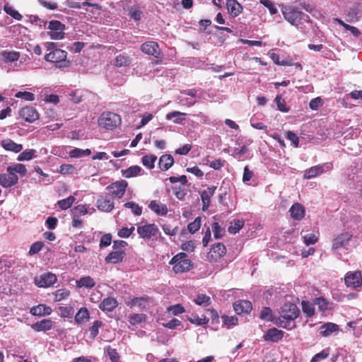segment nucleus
<instances>
[{"label": "nucleus", "instance_id": "nucleus-1", "mask_svg": "<svg viewBox=\"0 0 362 362\" xmlns=\"http://www.w3.org/2000/svg\"><path fill=\"white\" fill-rule=\"evenodd\" d=\"M300 310L296 304L292 303H284L280 309V317L276 319L275 324L286 329H291V322L298 317Z\"/></svg>", "mask_w": 362, "mask_h": 362}, {"label": "nucleus", "instance_id": "nucleus-2", "mask_svg": "<svg viewBox=\"0 0 362 362\" xmlns=\"http://www.w3.org/2000/svg\"><path fill=\"white\" fill-rule=\"evenodd\" d=\"M281 12L284 18L293 25L297 26L302 21H309L307 14L293 6H282Z\"/></svg>", "mask_w": 362, "mask_h": 362}, {"label": "nucleus", "instance_id": "nucleus-3", "mask_svg": "<svg viewBox=\"0 0 362 362\" xmlns=\"http://www.w3.org/2000/svg\"><path fill=\"white\" fill-rule=\"evenodd\" d=\"M187 255L184 252H180L174 256L170 261V264H174L173 270L175 273H182L189 271L192 264L190 259L186 258Z\"/></svg>", "mask_w": 362, "mask_h": 362}, {"label": "nucleus", "instance_id": "nucleus-4", "mask_svg": "<svg viewBox=\"0 0 362 362\" xmlns=\"http://www.w3.org/2000/svg\"><path fill=\"white\" fill-rule=\"evenodd\" d=\"M121 122L119 115L112 112H104L98 119V124L106 129H112Z\"/></svg>", "mask_w": 362, "mask_h": 362}, {"label": "nucleus", "instance_id": "nucleus-5", "mask_svg": "<svg viewBox=\"0 0 362 362\" xmlns=\"http://www.w3.org/2000/svg\"><path fill=\"white\" fill-rule=\"evenodd\" d=\"M65 25L59 21H51L49 23L48 29L50 30L49 35L52 40H61L64 37V30Z\"/></svg>", "mask_w": 362, "mask_h": 362}, {"label": "nucleus", "instance_id": "nucleus-6", "mask_svg": "<svg viewBox=\"0 0 362 362\" xmlns=\"http://www.w3.org/2000/svg\"><path fill=\"white\" fill-rule=\"evenodd\" d=\"M226 253L225 245L221 243H218L212 246L210 251L207 253L206 259L208 261L213 262H216Z\"/></svg>", "mask_w": 362, "mask_h": 362}, {"label": "nucleus", "instance_id": "nucleus-7", "mask_svg": "<svg viewBox=\"0 0 362 362\" xmlns=\"http://www.w3.org/2000/svg\"><path fill=\"white\" fill-rule=\"evenodd\" d=\"M139 237L143 239H150L157 235L158 228L153 223L138 226L136 228Z\"/></svg>", "mask_w": 362, "mask_h": 362}, {"label": "nucleus", "instance_id": "nucleus-8", "mask_svg": "<svg viewBox=\"0 0 362 362\" xmlns=\"http://www.w3.org/2000/svg\"><path fill=\"white\" fill-rule=\"evenodd\" d=\"M57 281V276L55 274L47 272L39 276H35L34 282L35 285L41 288H47L52 286Z\"/></svg>", "mask_w": 362, "mask_h": 362}, {"label": "nucleus", "instance_id": "nucleus-9", "mask_svg": "<svg viewBox=\"0 0 362 362\" xmlns=\"http://www.w3.org/2000/svg\"><path fill=\"white\" fill-rule=\"evenodd\" d=\"M127 182L125 180L117 181L107 187V189L112 196L121 198L125 193L127 187Z\"/></svg>", "mask_w": 362, "mask_h": 362}, {"label": "nucleus", "instance_id": "nucleus-10", "mask_svg": "<svg viewBox=\"0 0 362 362\" xmlns=\"http://www.w3.org/2000/svg\"><path fill=\"white\" fill-rule=\"evenodd\" d=\"M141 50L148 55L153 56L156 58H160L162 52L157 42L149 41L141 45Z\"/></svg>", "mask_w": 362, "mask_h": 362}, {"label": "nucleus", "instance_id": "nucleus-11", "mask_svg": "<svg viewBox=\"0 0 362 362\" xmlns=\"http://www.w3.org/2000/svg\"><path fill=\"white\" fill-rule=\"evenodd\" d=\"M67 53L66 52L59 49H55L54 51L49 52V54H47L45 56V59L47 62H50L52 63H59L64 62L66 59Z\"/></svg>", "mask_w": 362, "mask_h": 362}, {"label": "nucleus", "instance_id": "nucleus-12", "mask_svg": "<svg viewBox=\"0 0 362 362\" xmlns=\"http://www.w3.org/2000/svg\"><path fill=\"white\" fill-rule=\"evenodd\" d=\"M0 174V185L5 188L11 187L18 183V177L11 171Z\"/></svg>", "mask_w": 362, "mask_h": 362}, {"label": "nucleus", "instance_id": "nucleus-13", "mask_svg": "<svg viewBox=\"0 0 362 362\" xmlns=\"http://www.w3.org/2000/svg\"><path fill=\"white\" fill-rule=\"evenodd\" d=\"M19 115L28 122H33L39 117L37 110L34 107L30 106L21 108L19 111Z\"/></svg>", "mask_w": 362, "mask_h": 362}, {"label": "nucleus", "instance_id": "nucleus-14", "mask_svg": "<svg viewBox=\"0 0 362 362\" xmlns=\"http://www.w3.org/2000/svg\"><path fill=\"white\" fill-rule=\"evenodd\" d=\"M345 284L347 286L357 288L362 285L361 275L359 272L348 273L344 279Z\"/></svg>", "mask_w": 362, "mask_h": 362}, {"label": "nucleus", "instance_id": "nucleus-15", "mask_svg": "<svg viewBox=\"0 0 362 362\" xmlns=\"http://www.w3.org/2000/svg\"><path fill=\"white\" fill-rule=\"evenodd\" d=\"M233 308L238 315L247 314L252 310V303L250 301L246 300L236 301L233 304Z\"/></svg>", "mask_w": 362, "mask_h": 362}, {"label": "nucleus", "instance_id": "nucleus-16", "mask_svg": "<svg viewBox=\"0 0 362 362\" xmlns=\"http://www.w3.org/2000/svg\"><path fill=\"white\" fill-rule=\"evenodd\" d=\"M216 187L212 186L208 187L203 191L201 194L202 202L203 204L202 210L206 211L210 206V199L214 194Z\"/></svg>", "mask_w": 362, "mask_h": 362}, {"label": "nucleus", "instance_id": "nucleus-17", "mask_svg": "<svg viewBox=\"0 0 362 362\" xmlns=\"http://www.w3.org/2000/svg\"><path fill=\"white\" fill-rule=\"evenodd\" d=\"M284 337V332L279 330L276 328H271L267 330L266 334L264 335L265 341H269L272 342H277L280 341Z\"/></svg>", "mask_w": 362, "mask_h": 362}, {"label": "nucleus", "instance_id": "nucleus-18", "mask_svg": "<svg viewBox=\"0 0 362 362\" xmlns=\"http://www.w3.org/2000/svg\"><path fill=\"white\" fill-rule=\"evenodd\" d=\"M289 212L291 214V216L296 220H301L305 214L304 206L299 203H295L293 204Z\"/></svg>", "mask_w": 362, "mask_h": 362}, {"label": "nucleus", "instance_id": "nucleus-19", "mask_svg": "<svg viewBox=\"0 0 362 362\" xmlns=\"http://www.w3.org/2000/svg\"><path fill=\"white\" fill-rule=\"evenodd\" d=\"M351 237V235L348 233L339 235L332 241V249L336 250L345 246L350 240Z\"/></svg>", "mask_w": 362, "mask_h": 362}, {"label": "nucleus", "instance_id": "nucleus-20", "mask_svg": "<svg viewBox=\"0 0 362 362\" xmlns=\"http://www.w3.org/2000/svg\"><path fill=\"white\" fill-rule=\"evenodd\" d=\"M53 322L49 319H45L40 322H37L31 325L32 329L36 332H45L52 329Z\"/></svg>", "mask_w": 362, "mask_h": 362}, {"label": "nucleus", "instance_id": "nucleus-21", "mask_svg": "<svg viewBox=\"0 0 362 362\" xmlns=\"http://www.w3.org/2000/svg\"><path fill=\"white\" fill-rule=\"evenodd\" d=\"M125 256V252L123 250H117L110 252L105 259L107 263L117 264L122 262Z\"/></svg>", "mask_w": 362, "mask_h": 362}, {"label": "nucleus", "instance_id": "nucleus-22", "mask_svg": "<svg viewBox=\"0 0 362 362\" xmlns=\"http://www.w3.org/2000/svg\"><path fill=\"white\" fill-rule=\"evenodd\" d=\"M1 144L5 150L11 151L14 153H18L23 149L21 144H18L10 139L2 140Z\"/></svg>", "mask_w": 362, "mask_h": 362}, {"label": "nucleus", "instance_id": "nucleus-23", "mask_svg": "<svg viewBox=\"0 0 362 362\" xmlns=\"http://www.w3.org/2000/svg\"><path fill=\"white\" fill-rule=\"evenodd\" d=\"M30 313L35 316L49 315L52 313V309L45 305L40 304L37 306L31 308Z\"/></svg>", "mask_w": 362, "mask_h": 362}, {"label": "nucleus", "instance_id": "nucleus-24", "mask_svg": "<svg viewBox=\"0 0 362 362\" xmlns=\"http://www.w3.org/2000/svg\"><path fill=\"white\" fill-rule=\"evenodd\" d=\"M117 306L115 298L108 297L105 298L100 304L99 308L104 311L111 312Z\"/></svg>", "mask_w": 362, "mask_h": 362}, {"label": "nucleus", "instance_id": "nucleus-25", "mask_svg": "<svg viewBox=\"0 0 362 362\" xmlns=\"http://www.w3.org/2000/svg\"><path fill=\"white\" fill-rule=\"evenodd\" d=\"M226 6L228 12L234 17L238 16L242 12V6L235 0H228Z\"/></svg>", "mask_w": 362, "mask_h": 362}, {"label": "nucleus", "instance_id": "nucleus-26", "mask_svg": "<svg viewBox=\"0 0 362 362\" xmlns=\"http://www.w3.org/2000/svg\"><path fill=\"white\" fill-rule=\"evenodd\" d=\"M148 207L158 215L164 216L168 212L166 205L156 200L151 201Z\"/></svg>", "mask_w": 362, "mask_h": 362}, {"label": "nucleus", "instance_id": "nucleus-27", "mask_svg": "<svg viewBox=\"0 0 362 362\" xmlns=\"http://www.w3.org/2000/svg\"><path fill=\"white\" fill-rule=\"evenodd\" d=\"M173 156L170 154H165L160 156L158 165L161 170L165 171L173 165Z\"/></svg>", "mask_w": 362, "mask_h": 362}, {"label": "nucleus", "instance_id": "nucleus-28", "mask_svg": "<svg viewBox=\"0 0 362 362\" xmlns=\"http://www.w3.org/2000/svg\"><path fill=\"white\" fill-rule=\"evenodd\" d=\"M324 172L325 169L323 165H316L305 170L303 177L305 179H312L322 174Z\"/></svg>", "mask_w": 362, "mask_h": 362}, {"label": "nucleus", "instance_id": "nucleus-29", "mask_svg": "<svg viewBox=\"0 0 362 362\" xmlns=\"http://www.w3.org/2000/svg\"><path fill=\"white\" fill-rule=\"evenodd\" d=\"M186 115L187 114L185 112L173 111L167 114L166 119L173 120V122L175 124H182V122L185 120V116H186Z\"/></svg>", "mask_w": 362, "mask_h": 362}, {"label": "nucleus", "instance_id": "nucleus-30", "mask_svg": "<svg viewBox=\"0 0 362 362\" xmlns=\"http://www.w3.org/2000/svg\"><path fill=\"white\" fill-rule=\"evenodd\" d=\"M148 305V299L146 297L134 298L129 303L131 308L137 307L140 310L144 309Z\"/></svg>", "mask_w": 362, "mask_h": 362}, {"label": "nucleus", "instance_id": "nucleus-31", "mask_svg": "<svg viewBox=\"0 0 362 362\" xmlns=\"http://www.w3.org/2000/svg\"><path fill=\"white\" fill-rule=\"evenodd\" d=\"M98 208L103 211H110L114 208V204L110 199L100 198L97 201Z\"/></svg>", "mask_w": 362, "mask_h": 362}, {"label": "nucleus", "instance_id": "nucleus-32", "mask_svg": "<svg viewBox=\"0 0 362 362\" xmlns=\"http://www.w3.org/2000/svg\"><path fill=\"white\" fill-rule=\"evenodd\" d=\"M338 326L334 323L328 322L322 325L320 328V333L322 336H328L337 331Z\"/></svg>", "mask_w": 362, "mask_h": 362}, {"label": "nucleus", "instance_id": "nucleus-33", "mask_svg": "<svg viewBox=\"0 0 362 362\" xmlns=\"http://www.w3.org/2000/svg\"><path fill=\"white\" fill-rule=\"evenodd\" d=\"M76 284L78 288L85 287L88 288H91L95 285V281L90 276L82 277L76 281Z\"/></svg>", "mask_w": 362, "mask_h": 362}, {"label": "nucleus", "instance_id": "nucleus-34", "mask_svg": "<svg viewBox=\"0 0 362 362\" xmlns=\"http://www.w3.org/2000/svg\"><path fill=\"white\" fill-rule=\"evenodd\" d=\"M89 319V312L86 308H81L75 315V322L78 324L84 322Z\"/></svg>", "mask_w": 362, "mask_h": 362}, {"label": "nucleus", "instance_id": "nucleus-35", "mask_svg": "<svg viewBox=\"0 0 362 362\" xmlns=\"http://www.w3.org/2000/svg\"><path fill=\"white\" fill-rule=\"evenodd\" d=\"M6 171H11L14 175L18 173L21 177L25 175L27 173V169L25 165L23 164L18 163L13 165H10L7 168Z\"/></svg>", "mask_w": 362, "mask_h": 362}, {"label": "nucleus", "instance_id": "nucleus-36", "mask_svg": "<svg viewBox=\"0 0 362 362\" xmlns=\"http://www.w3.org/2000/svg\"><path fill=\"white\" fill-rule=\"evenodd\" d=\"M141 168L138 165H132L127 169L123 170L122 175L126 178L135 177L139 174Z\"/></svg>", "mask_w": 362, "mask_h": 362}, {"label": "nucleus", "instance_id": "nucleus-37", "mask_svg": "<svg viewBox=\"0 0 362 362\" xmlns=\"http://www.w3.org/2000/svg\"><path fill=\"white\" fill-rule=\"evenodd\" d=\"M157 160V157L155 155L150 154L146 155L142 157V164L148 169H153L154 168V163Z\"/></svg>", "mask_w": 362, "mask_h": 362}, {"label": "nucleus", "instance_id": "nucleus-38", "mask_svg": "<svg viewBox=\"0 0 362 362\" xmlns=\"http://www.w3.org/2000/svg\"><path fill=\"white\" fill-rule=\"evenodd\" d=\"M131 64V59L128 56L119 54L116 57L114 64L117 67L127 66Z\"/></svg>", "mask_w": 362, "mask_h": 362}, {"label": "nucleus", "instance_id": "nucleus-39", "mask_svg": "<svg viewBox=\"0 0 362 362\" xmlns=\"http://www.w3.org/2000/svg\"><path fill=\"white\" fill-rule=\"evenodd\" d=\"M4 10L7 14L10 15L16 20L21 21L23 18L22 15L19 13L17 11H16L8 4L4 5Z\"/></svg>", "mask_w": 362, "mask_h": 362}, {"label": "nucleus", "instance_id": "nucleus-40", "mask_svg": "<svg viewBox=\"0 0 362 362\" xmlns=\"http://www.w3.org/2000/svg\"><path fill=\"white\" fill-rule=\"evenodd\" d=\"M259 317L264 320L266 321H272L275 323L276 320L274 319V317L272 315V311L269 308L264 307Z\"/></svg>", "mask_w": 362, "mask_h": 362}, {"label": "nucleus", "instance_id": "nucleus-41", "mask_svg": "<svg viewBox=\"0 0 362 362\" xmlns=\"http://www.w3.org/2000/svg\"><path fill=\"white\" fill-rule=\"evenodd\" d=\"M75 200L74 197L69 196L66 199L59 200L57 202L59 207L62 210H66L71 206Z\"/></svg>", "mask_w": 362, "mask_h": 362}, {"label": "nucleus", "instance_id": "nucleus-42", "mask_svg": "<svg viewBox=\"0 0 362 362\" xmlns=\"http://www.w3.org/2000/svg\"><path fill=\"white\" fill-rule=\"evenodd\" d=\"M188 320L194 325H204L209 322V317L205 315H202V317H199L197 315L192 316L191 317H188Z\"/></svg>", "mask_w": 362, "mask_h": 362}, {"label": "nucleus", "instance_id": "nucleus-43", "mask_svg": "<svg viewBox=\"0 0 362 362\" xmlns=\"http://www.w3.org/2000/svg\"><path fill=\"white\" fill-rule=\"evenodd\" d=\"M359 19L358 10L356 8H350L346 13V21L349 23H354Z\"/></svg>", "mask_w": 362, "mask_h": 362}, {"label": "nucleus", "instance_id": "nucleus-44", "mask_svg": "<svg viewBox=\"0 0 362 362\" xmlns=\"http://www.w3.org/2000/svg\"><path fill=\"white\" fill-rule=\"evenodd\" d=\"M244 226L243 220H235L228 228V231L230 233H237Z\"/></svg>", "mask_w": 362, "mask_h": 362}, {"label": "nucleus", "instance_id": "nucleus-45", "mask_svg": "<svg viewBox=\"0 0 362 362\" xmlns=\"http://www.w3.org/2000/svg\"><path fill=\"white\" fill-rule=\"evenodd\" d=\"M196 304L202 306L209 305L211 303V298L205 294H199L194 300Z\"/></svg>", "mask_w": 362, "mask_h": 362}, {"label": "nucleus", "instance_id": "nucleus-46", "mask_svg": "<svg viewBox=\"0 0 362 362\" xmlns=\"http://www.w3.org/2000/svg\"><path fill=\"white\" fill-rule=\"evenodd\" d=\"M124 207L132 209V212L135 216H140L142 213V208L134 202H129L124 204Z\"/></svg>", "mask_w": 362, "mask_h": 362}, {"label": "nucleus", "instance_id": "nucleus-47", "mask_svg": "<svg viewBox=\"0 0 362 362\" xmlns=\"http://www.w3.org/2000/svg\"><path fill=\"white\" fill-rule=\"evenodd\" d=\"M146 315L144 314H133L129 315V322L134 325L141 323L146 320Z\"/></svg>", "mask_w": 362, "mask_h": 362}, {"label": "nucleus", "instance_id": "nucleus-48", "mask_svg": "<svg viewBox=\"0 0 362 362\" xmlns=\"http://www.w3.org/2000/svg\"><path fill=\"white\" fill-rule=\"evenodd\" d=\"M214 235L216 239L222 238L225 233V230L221 227L218 223L215 222L212 225Z\"/></svg>", "mask_w": 362, "mask_h": 362}, {"label": "nucleus", "instance_id": "nucleus-49", "mask_svg": "<svg viewBox=\"0 0 362 362\" xmlns=\"http://www.w3.org/2000/svg\"><path fill=\"white\" fill-rule=\"evenodd\" d=\"M35 153V151L33 149L25 150L18 156V160H30L34 157Z\"/></svg>", "mask_w": 362, "mask_h": 362}, {"label": "nucleus", "instance_id": "nucleus-50", "mask_svg": "<svg viewBox=\"0 0 362 362\" xmlns=\"http://www.w3.org/2000/svg\"><path fill=\"white\" fill-rule=\"evenodd\" d=\"M315 304L317 306L318 309L324 312L327 310L329 305V302L324 298H317L315 300Z\"/></svg>", "mask_w": 362, "mask_h": 362}, {"label": "nucleus", "instance_id": "nucleus-51", "mask_svg": "<svg viewBox=\"0 0 362 362\" xmlns=\"http://www.w3.org/2000/svg\"><path fill=\"white\" fill-rule=\"evenodd\" d=\"M69 294H70V292L67 289H65V288L59 289V290L56 291L55 293H54V295L55 296L54 300L60 301V300L66 298V297H68L69 296Z\"/></svg>", "mask_w": 362, "mask_h": 362}, {"label": "nucleus", "instance_id": "nucleus-52", "mask_svg": "<svg viewBox=\"0 0 362 362\" xmlns=\"http://www.w3.org/2000/svg\"><path fill=\"white\" fill-rule=\"evenodd\" d=\"M201 220V217H197L193 222L188 224L187 228L191 233H194L200 228Z\"/></svg>", "mask_w": 362, "mask_h": 362}, {"label": "nucleus", "instance_id": "nucleus-53", "mask_svg": "<svg viewBox=\"0 0 362 362\" xmlns=\"http://www.w3.org/2000/svg\"><path fill=\"white\" fill-rule=\"evenodd\" d=\"M3 57L6 62H13L19 59L20 54L16 52H4Z\"/></svg>", "mask_w": 362, "mask_h": 362}, {"label": "nucleus", "instance_id": "nucleus-54", "mask_svg": "<svg viewBox=\"0 0 362 362\" xmlns=\"http://www.w3.org/2000/svg\"><path fill=\"white\" fill-rule=\"evenodd\" d=\"M59 315L62 317H71L74 315V310L71 307H59Z\"/></svg>", "mask_w": 362, "mask_h": 362}, {"label": "nucleus", "instance_id": "nucleus-55", "mask_svg": "<svg viewBox=\"0 0 362 362\" xmlns=\"http://www.w3.org/2000/svg\"><path fill=\"white\" fill-rule=\"evenodd\" d=\"M302 310L309 317L313 315L315 313L313 305L309 302H302Z\"/></svg>", "mask_w": 362, "mask_h": 362}, {"label": "nucleus", "instance_id": "nucleus-56", "mask_svg": "<svg viewBox=\"0 0 362 362\" xmlns=\"http://www.w3.org/2000/svg\"><path fill=\"white\" fill-rule=\"evenodd\" d=\"M303 242L306 245H314L317 240V236L314 233L307 234L303 236Z\"/></svg>", "mask_w": 362, "mask_h": 362}, {"label": "nucleus", "instance_id": "nucleus-57", "mask_svg": "<svg viewBox=\"0 0 362 362\" xmlns=\"http://www.w3.org/2000/svg\"><path fill=\"white\" fill-rule=\"evenodd\" d=\"M15 97L24 99L27 101H33L35 100L34 94L27 91H19L15 95Z\"/></svg>", "mask_w": 362, "mask_h": 362}, {"label": "nucleus", "instance_id": "nucleus-58", "mask_svg": "<svg viewBox=\"0 0 362 362\" xmlns=\"http://www.w3.org/2000/svg\"><path fill=\"white\" fill-rule=\"evenodd\" d=\"M103 325V322L101 321L97 320L95 321L93 326L90 328V338L94 339L98 334V328Z\"/></svg>", "mask_w": 362, "mask_h": 362}, {"label": "nucleus", "instance_id": "nucleus-59", "mask_svg": "<svg viewBox=\"0 0 362 362\" xmlns=\"http://www.w3.org/2000/svg\"><path fill=\"white\" fill-rule=\"evenodd\" d=\"M274 101L279 110L284 112H287L288 111V109L286 107L284 100H283L280 95H277L275 98Z\"/></svg>", "mask_w": 362, "mask_h": 362}, {"label": "nucleus", "instance_id": "nucleus-60", "mask_svg": "<svg viewBox=\"0 0 362 362\" xmlns=\"http://www.w3.org/2000/svg\"><path fill=\"white\" fill-rule=\"evenodd\" d=\"M222 319L223 324L228 327L236 325L238 324V318L235 316L223 315Z\"/></svg>", "mask_w": 362, "mask_h": 362}, {"label": "nucleus", "instance_id": "nucleus-61", "mask_svg": "<svg viewBox=\"0 0 362 362\" xmlns=\"http://www.w3.org/2000/svg\"><path fill=\"white\" fill-rule=\"evenodd\" d=\"M107 353L110 359L112 362H119V356L115 349H112L110 346H108V348L107 349Z\"/></svg>", "mask_w": 362, "mask_h": 362}, {"label": "nucleus", "instance_id": "nucleus-62", "mask_svg": "<svg viewBox=\"0 0 362 362\" xmlns=\"http://www.w3.org/2000/svg\"><path fill=\"white\" fill-rule=\"evenodd\" d=\"M76 168L71 164H64L60 166L59 172L62 174H72L74 173Z\"/></svg>", "mask_w": 362, "mask_h": 362}, {"label": "nucleus", "instance_id": "nucleus-63", "mask_svg": "<svg viewBox=\"0 0 362 362\" xmlns=\"http://www.w3.org/2000/svg\"><path fill=\"white\" fill-rule=\"evenodd\" d=\"M44 244L42 242H40V241H38V242H36L35 243H33L30 248V250L28 252L29 255H33L35 254H37L38 252H40L41 250V249L42 248Z\"/></svg>", "mask_w": 362, "mask_h": 362}, {"label": "nucleus", "instance_id": "nucleus-64", "mask_svg": "<svg viewBox=\"0 0 362 362\" xmlns=\"http://www.w3.org/2000/svg\"><path fill=\"white\" fill-rule=\"evenodd\" d=\"M260 4L267 7L271 14H275L277 13V9L275 8L274 4L270 0H260Z\"/></svg>", "mask_w": 362, "mask_h": 362}]
</instances>
